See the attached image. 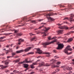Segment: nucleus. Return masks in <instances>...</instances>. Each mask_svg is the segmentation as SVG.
Segmentation results:
<instances>
[{
  "label": "nucleus",
  "instance_id": "obj_1",
  "mask_svg": "<svg viewBox=\"0 0 74 74\" xmlns=\"http://www.w3.org/2000/svg\"><path fill=\"white\" fill-rule=\"evenodd\" d=\"M70 46H68L64 50V52L65 53L67 54V55H70L71 53V52H70L69 53H68V51H72V49L70 48Z\"/></svg>",
  "mask_w": 74,
  "mask_h": 74
},
{
  "label": "nucleus",
  "instance_id": "obj_2",
  "mask_svg": "<svg viewBox=\"0 0 74 74\" xmlns=\"http://www.w3.org/2000/svg\"><path fill=\"white\" fill-rule=\"evenodd\" d=\"M57 41V40L54 39V40L51 42L43 43L42 44V45H43V46L45 47V48H46V45H49V44H51V43H53V42H56V41Z\"/></svg>",
  "mask_w": 74,
  "mask_h": 74
},
{
  "label": "nucleus",
  "instance_id": "obj_3",
  "mask_svg": "<svg viewBox=\"0 0 74 74\" xmlns=\"http://www.w3.org/2000/svg\"><path fill=\"white\" fill-rule=\"evenodd\" d=\"M23 52V50L21 49L20 50L17 51L15 53H13L12 54V55H13V56H14V55H16V53H21V52Z\"/></svg>",
  "mask_w": 74,
  "mask_h": 74
},
{
  "label": "nucleus",
  "instance_id": "obj_4",
  "mask_svg": "<svg viewBox=\"0 0 74 74\" xmlns=\"http://www.w3.org/2000/svg\"><path fill=\"white\" fill-rule=\"evenodd\" d=\"M50 62H53L51 64V66L53 68H55V67H56V66L55 65V60L53 59H52L50 60Z\"/></svg>",
  "mask_w": 74,
  "mask_h": 74
},
{
  "label": "nucleus",
  "instance_id": "obj_5",
  "mask_svg": "<svg viewBox=\"0 0 74 74\" xmlns=\"http://www.w3.org/2000/svg\"><path fill=\"white\" fill-rule=\"evenodd\" d=\"M57 44L58 45V47L57 48V49H61L63 48V47H64V46L63 45V44H58V43Z\"/></svg>",
  "mask_w": 74,
  "mask_h": 74
},
{
  "label": "nucleus",
  "instance_id": "obj_6",
  "mask_svg": "<svg viewBox=\"0 0 74 74\" xmlns=\"http://www.w3.org/2000/svg\"><path fill=\"white\" fill-rule=\"evenodd\" d=\"M32 61L31 60L28 61L27 60L25 59V60L23 61V62H20L18 63V64H22V63H32Z\"/></svg>",
  "mask_w": 74,
  "mask_h": 74
},
{
  "label": "nucleus",
  "instance_id": "obj_7",
  "mask_svg": "<svg viewBox=\"0 0 74 74\" xmlns=\"http://www.w3.org/2000/svg\"><path fill=\"white\" fill-rule=\"evenodd\" d=\"M45 32H43V33L42 32V34H44L42 36H43V37L45 36H47V34H45V33H46V32H47V30H49V29H50V27H48L47 28L46 27H45Z\"/></svg>",
  "mask_w": 74,
  "mask_h": 74
},
{
  "label": "nucleus",
  "instance_id": "obj_8",
  "mask_svg": "<svg viewBox=\"0 0 74 74\" xmlns=\"http://www.w3.org/2000/svg\"><path fill=\"white\" fill-rule=\"evenodd\" d=\"M33 47H34V46H33V45H32V47H28L27 48H26V49H24V50H23V52H24V51L25 52H28V51H29V50H30V49H32V48H33Z\"/></svg>",
  "mask_w": 74,
  "mask_h": 74
},
{
  "label": "nucleus",
  "instance_id": "obj_9",
  "mask_svg": "<svg viewBox=\"0 0 74 74\" xmlns=\"http://www.w3.org/2000/svg\"><path fill=\"white\" fill-rule=\"evenodd\" d=\"M62 68H64V70H71L72 69V68L71 67H68V68L66 67V66H61Z\"/></svg>",
  "mask_w": 74,
  "mask_h": 74
},
{
  "label": "nucleus",
  "instance_id": "obj_10",
  "mask_svg": "<svg viewBox=\"0 0 74 74\" xmlns=\"http://www.w3.org/2000/svg\"><path fill=\"white\" fill-rule=\"evenodd\" d=\"M59 28L60 29H66V30H67V29H69V27L65 26L62 27H59Z\"/></svg>",
  "mask_w": 74,
  "mask_h": 74
},
{
  "label": "nucleus",
  "instance_id": "obj_11",
  "mask_svg": "<svg viewBox=\"0 0 74 74\" xmlns=\"http://www.w3.org/2000/svg\"><path fill=\"white\" fill-rule=\"evenodd\" d=\"M57 15V14H56V13H50L49 14H47L46 15L47 16H51V15Z\"/></svg>",
  "mask_w": 74,
  "mask_h": 74
},
{
  "label": "nucleus",
  "instance_id": "obj_12",
  "mask_svg": "<svg viewBox=\"0 0 74 74\" xmlns=\"http://www.w3.org/2000/svg\"><path fill=\"white\" fill-rule=\"evenodd\" d=\"M24 40H22L21 39H19L18 40V45H21V43H22V42H23Z\"/></svg>",
  "mask_w": 74,
  "mask_h": 74
},
{
  "label": "nucleus",
  "instance_id": "obj_13",
  "mask_svg": "<svg viewBox=\"0 0 74 74\" xmlns=\"http://www.w3.org/2000/svg\"><path fill=\"white\" fill-rule=\"evenodd\" d=\"M39 66H38L39 67H41V66H45V63L44 62H42L41 63V64L39 63Z\"/></svg>",
  "mask_w": 74,
  "mask_h": 74
},
{
  "label": "nucleus",
  "instance_id": "obj_14",
  "mask_svg": "<svg viewBox=\"0 0 74 74\" xmlns=\"http://www.w3.org/2000/svg\"><path fill=\"white\" fill-rule=\"evenodd\" d=\"M37 53H39V54H41L42 53V51L39 49H37Z\"/></svg>",
  "mask_w": 74,
  "mask_h": 74
},
{
  "label": "nucleus",
  "instance_id": "obj_15",
  "mask_svg": "<svg viewBox=\"0 0 74 74\" xmlns=\"http://www.w3.org/2000/svg\"><path fill=\"white\" fill-rule=\"evenodd\" d=\"M4 62L5 64L8 65V63H9V60H7L6 61H5Z\"/></svg>",
  "mask_w": 74,
  "mask_h": 74
},
{
  "label": "nucleus",
  "instance_id": "obj_16",
  "mask_svg": "<svg viewBox=\"0 0 74 74\" xmlns=\"http://www.w3.org/2000/svg\"><path fill=\"white\" fill-rule=\"evenodd\" d=\"M40 60H38L36 62L33 63V64L34 65H37V62H40Z\"/></svg>",
  "mask_w": 74,
  "mask_h": 74
},
{
  "label": "nucleus",
  "instance_id": "obj_17",
  "mask_svg": "<svg viewBox=\"0 0 74 74\" xmlns=\"http://www.w3.org/2000/svg\"><path fill=\"white\" fill-rule=\"evenodd\" d=\"M7 67H8V66H3H3H1V69H2V70H3V69H5Z\"/></svg>",
  "mask_w": 74,
  "mask_h": 74
},
{
  "label": "nucleus",
  "instance_id": "obj_18",
  "mask_svg": "<svg viewBox=\"0 0 74 74\" xmlns=\"http://www.w3.org/2000/svg\"><path fill=\"white\" fill-rule=\"evenodd\" d=\"M47 19H48V20H50L51 21H53V20H54V19H53V18L51 17H47Z\"/></svg>",
  "mask_w": 74,
  "mask_h": 74
},
{
  "label": "nucleus",
  "instance_id": "obj_19",
  "mask_svg": "<svg viewBox=\"0 0 74 74\" xmlns=\"http://www.w3.org/2000/svg\"><path fill=\"white\" fill-rule=\"evenodd\" d=\"M73 38H69L68 40L67 41V42H70L71 41H73Z\"/></svg>",
  "mask_w": 74,
  "mask_h": 74
},
{
  "label": "nucleus",
  "instance_id": "obj_20",
  "mask_svg": "<svg viewBox=\"0 0 74 74\" xmlns=\"http://www.w3.org/2000/svg\"><path fill=\"white\" fill-rule=\"evenodd\" d=\"M45 53V54H46V56H47V57H49L50 56V53L46 52Z\"/></svg>",
  "mask_w": 74,
  "mask_h": 74
},
{
  "label": "nucleus",
  "instance_id": "obj_21",
  "mask_svg": "<svg viewBox=\"0 0 74 74\" xmlns=\"http://www.w3.org/2000/svg\"><path fill=\"white\" fill-rule=\"evenodd\" d=\"M24 65L25 68H27L29 66V65L27 64H24Z\"/></svg>",
  "mask_w": 74,
  "mask_h": 74
},
{
  "label": "nucleus",
  "instance_id": "obj_22",
  "mask_svg": "<svg viewBox=\"0 0 74 74\" xmlns=\"http://www.w3.org/2000/svg\"><path fill=\"white\" fill-rule=\"evenodd\" d=\"M30 66L31 67V69H34V64H33V63L32 64V65H30Z\"/></svg>",
  "mask_w": 74,
  "mask_h": 74
},
{
  "label": "nucleus",
  "instance_id": "obj_23",
  "mask_svg": "<svg viewBox=\"0 0 74 74\" xmlns=\"http://www.w3.org/2000/svg\"><path fill=\"white\" fill-rule=\"evenodd\" d=\"M73 16H74V14H71V17L70 18V19H73Z\"/></svg>",
  "mask_w": 74,
  "mask_h": 74
},
{
  "label": "nucleus",
  "instance_id": "obj_24",
  "mask_svg": "<svg viewBox=\"0 0 74 74\" xmlns=\"http://www.w3.org/2000/svg\"><path fill=\"white\" fill-rule=\"evenodd\" d=\"M33 54H34L33 52H30L27 53V55H33Z\"/></svg>",
  "mask_w": 74,
  "mask_h": 74
},
{
  "label": "nucleus",
  "instance_id": "obj_25",
  "mask_svg": "<svg viewBox=\"0 0 74 74\" xmlns=\"http://www.w3.org/2000/svg\"><path fill=\"white\" fill-rule=\"evenodd\" d=\"M12 45H13V44H12L11 45H8L7 46H6V48H9V47H10V46H11V47H12Z\"/></svg>",
  "mask_w": 74,
  "mask_h": 74
},
{
  "label": "nucleus",
  "instance_id": "obj_26",
  "mask_svg": "<svg viewBox=\"0 0 74 74\" xmlns=\"http://www.w3.org/2000/svg\"><path fill=\"white\" fill-rule=\"evenodd\" d=\"M22 35V34L18 33L16 34V35L17 36H21Z\"/></svg>",
  "mask_w": 74,
  "mask_h": 74
},
{
  "label": "nucleus",
  "instance_id": "obj_27",
  "mask_svg": "<svg viewBox=\"0 0 74 74\" xmlns=\"http://www.w3.org/2000/svg\"><path fill=\"white\" fill-rule=\"evenodd\" d=\"M63 32V30H59L58 31V33H61Z\"/></svg>",
  "mask_w": 74,
  "mask_h": 74
},
{
  "label": "nucleus",
  "instance_id": "obj_28",
  "mask_svg": "<svg viewBox=\"0 0 74 74\" xmlns=\"http://www.w3.org/2000/svg\"><path fill=\"white\" fill-rule=\"evenodd\" d=\"M5 38V36H3L0 37V40H2V39H4Z\"/></svg>",
  "mask_w": 74,
  "mask_h": 74
},
{
  "label": "nucleus",
  "instance_id": "obj_29",
  "mask_svg": "<svg viewBox=\"0 0 74 74\" xmlns=\"http://www.w3.org/2000/svg\"><path fill=\"white\" fill-rule=\"evenodd\" d=\"M15 63H17L18 62H19V60H17L14 61Z\"/></svg>",
  "mask_w": 74,
  "mask_h": 74
},
{
  "label": "nucleus",
  "instance_id": "obj_30",
  "mask_svg": "<svg viewBox=\"0 0 74 74\" xmlns=\"http://www.w3.org/2000/svg\"><path fill=\"white\" fill-rule=\"evenodd\" d=\"M45 66H49L50 64H46Z\"/></svg>",
  "mask_w": 74,
  "mask_h": 74
},
{
  "label": "nucleus",
  "instance_id": "obj_31",
  "mask_svg": "<svg viewBox=\"0 0 74 74\" xmlns=\"http://www.w3.org/2000/svg\"><path fill=\"white\" fill-rule=\"evenodd\" d=\"M42 27H44V25H42V26H41V27H40L38 29H41Z\"/></svg>",
  "mask_w": 74,
  "mask_h": 74
},
{
  "label": "nucleus",
  "instance_id": "obj_32",
  "mask_svg": "<svg viewBox=\"0 0 74 74\" xmlns=\"http://www.w3.org/2000/svg\"><path fill=\"white\" fill-rule=\"evenodd\" d=\"M13 72H14V73H18L19 71L14 70V71H13Z\"/></svg>",
  "mask_w": 74,
  "mask_h": 74
},
{
  "label": "nucleus",
  "instance_id": "obj_33",
  "mask_svg": "<svg viewBox=\"0 0 74 74\" xmlns=\"http://www.w3.org/2000/svg\"><path fill=\"white\" fill-rule=\"evenodd\" d=\"M65 19H69V18L66 17L65 18H64L63 20H65Z\"/></svg>",
  "mask_w": 74,
  "mask_h": 74
},
{
  "label": "nucleus",
  "instance_id": "obj_34",
  "mask_svg": "<svg viewBox=\"0 0 74 74\" xmlns=\"http://www.w3.org/2000/svg\"><path fill=\"white\" fill-rule=\"evenodd\" d=\"M73 27H74V26H73L72 27H71L69 28V29H72V28H73Z\"/></svg>",
  "mask_w": 74,
  "mask_h": 74
},
{
  "label": "nucleus",
  "instance_id": "obj_35",
  "mask_svg": "<svg viewBox=\"0 0 74 74\" xmlns=\"http://www.w3.org/2000/svg\"><path fill=\"white\" fill-rule=\"evenodd\" d=\"M28 69H29V68H26V69L25 70V71H27V70Z\"/></svg>",
  "mask_w": 74,
  "mask_h": 74
},
{
  "label": "nucleus",
  "instance_id": "obj_36",
  "mask_svg": "<svg viewBox=\"0 0 74 74\" xmlns=\"http://www.w3.org/2000/svg\"><path fill=\"white\" fill-rule=\"evenodd\" d=\"M73 58V57L72 56H70L68 57V59H71V58Z\"/></svg>",
  "mask_w": 74,
  "mask_h": 74
},
{
  "label": "nucleus",
  "instance_id": "obj_37",
  "mask_svg": "<svg viewBox=\"0 0 74 74\" xmlns=\"http://www.w3.org/2000/svg\"><path fill=\"white\" fill-rule=\"evenodd\" d=\"M43 20V19H40L38 21L39 22H41V21H42Z\"/></svg>",
  "mask_w": 74,
  "mask_h": 74
},
{
  "label": "nucleus",
  "instance_id": "obj_38",
  "mask_svg": "<svg viewBox=\"0 0 74 74\" xmlns=\"http://www.w3.org/2000/svg\"><path fill=\"white\" fill-rule=\"evenodd\" d=\"M31 21V22H32V23H34L36 22V21Z\"/></svg>",
  "mask_w": 74,
  "mask_h": 74
},
{
  "label": "nucleus",
  "instance_id": "obj_39",
  "mask_svg": "<svg viewBox=\"0 0 74 74\" xmlns=\"http://www.w3.org/2000/svg\"><path fill=\"white\" fill-rule=\"evenodd\" d=\"M14 32L15 33H18V31H17V30H14Z\"/></svg>",
  "mask_w": 74,
  "mask_h": 74
},
{
  "label": "nucleus",
  "instance_id": "obj_40",
  "mask_svg": "<svg viewBox=\"0 0 74 74\" xmlns=\"http://www.w3.org/2000/svg\"><path fill=\"white\" fill-rule=\"evenodd\" d=\"M56 64H60V62H58L56 63Z\"/></svg>",
  "mask_w": 74,
  "mask_h": 74
},
{
  "label": "nucleus",
  "instance_id": "obj_41",
  "mask_svg": "<svg viewBox=\"0 0 74 74\" xmlns=\"http://www.w3.org/2000/svg\"><path fill=\"white\" fill-rule=\"evenodd\" d=\"M8 72H10V71L8 70L5 71L6 73H8Z\"/></svg>",
  "mask_w": 74,
  "mask_h": 74
},
{
  "label": "nucleus",
  "instance_id": "obj_42",
  "mask_svg": "<svg viewBox=\"0 0 74 74\" xmlns=\"http://www.w3.org/2000/svg\"><path fill=\"white\" fill-rule=\"evenodd\" d=\"M70 34V33H68L67 34H65L66 35H67V36H68V35H69V34Z\"/></svg>",
  "mask_w": 74,
  "mask_h": 74
},
{
  "label": "nucleus",
  "instance_id": "obj_43",
  "mask_svg": "<svg viewBox=\"0 0 74 74\" xmlns=\"http://www.w3.org/2000/svg\"><path fill=\"white\" fill-rule=\"evenodd\" d=\"M1 59H3V60L5 59V58L4 57H2L1 58Z\"/></svg>",
  "mask_w": 74,
  "mask_h": 74
},
{
  "label": "nucleus",
  "instance_id": "obj_44",
  "mask_svg": "<svg viewBox=\"0 0 74 74\" xmlns=\"http://www.w3.org/2000/svg\"><path fill=\"white\" fill-rule=\"evenodd\" d=\"M11 56H8L7 57V58H11Z\"/></svg>",
  "mask_w": 74,
  "mask_h": 74
},
{
  "label": "nucleus",
  "instance_id": "obj_45",
  "mask_svg": "<svg viewBox=\"0 0 74 74\" xmlns=\"http://www.w3.org/2000/svg\"><path fill=\"white\" fill-rule=\"evenodd\" d=\"M34 72H32L31 73H30L29 74H34Z\"/></svg>",
  "mask_w": 74,
  "mask_h": 74
},
{
  "label": "nucleus",
  "instance_id": "obj_46",
  "mask_svg": "<svg viewBox=\"0 0 74 74\" xmlns=\"http://www.w3.org/2000/svg\"><path fill=\"white\" fill-rule=\"evenodd\" d=\"M56 72L59 71V69H57L56 70Z\"/></svg>",
  "mask_w": 74,
  "mask_h": 74
},
{
  "label": "nucleus",
  "instance_id": "obj_47",
  "mask_svg": "<svg viewBox=\"0 0 74 74\" xmlns=\"http://www.w3.org/2000/svg\"><path fill=\"white\" fill-rule=\"evenodd\" d=\"M9 52V51L8 50L7 52H6V54H7Z\"/></svg>",
  "mask_w": 74,
  "mask_h": 74
},
{
  "label": "nucleus",
  "instance_id": "obj_48",
  "mask_svg": "<svg viewBox=\"0 0 74 74\" xmlns=\"http://www.w3.org/2000/svg\"><path fill=\"white\" fill-rule=\"evenodd\" d=\"M30 36H33V34L32 33H31L29 34Z\"/></svg>",
  "mask_w": 74,
  "mask_h": 74
},
{
  "label": "nucleus",
  "instance_id": "obj_49",
  "mask_svg": "<svg viewBox=\"0 0 74 74\" xmlns=\"http://www.w3.org/2000/svg\"><path fill=\"white\" fill-rule=\"evenodd\" d=\"M35 38H33L32 39V40H34V39H35Z\"/></svg>",
  "mask_w": 74,
  "mask_h": 74
},
{
  "label": "nucleus",
  "instance_id": "obj_50",
  "mask_svg": "<svg viewBox=\"0 0 74 74\" xmlns=\"http://www.w3.org/2000/svg\"><path fill=\"white\" fill-rule=\"evenodd\" d=\"M53 52H55V53H56V50H54Z\"/></svg>",
  "mask_w": 74,
  "mask_h": 74
},
{
  "label": "nucleus",
  "instance_id": "obj_51",
  "mask_svg": "<svg viewBox=\"0 0 74 74\" xmlns=\"http://www.w3.org/2000/svg\"><path fill=\"white\" fill-rule=\"evenodd\" d=\"M48 39L49 40H51V37H49V38H48Z\"/></svg>",
  "mask_w": 74,
  "mask_h": 74
},
{
  "label": "nucleus",
  "instance_id": "obj_52",
  "mask_svg": "<svg viewBox=\"0 0 74 74\" xmlns=\"http://www.w3.org/2000/svg\"><path fill=\"white\" fill-rule=\"evenodd\" d=\"M67 39V38L66 37L64 38V39L65 40H66Z\"/></svg>",
  "mask_w": 74,
  "mask_h": 74
},
{
  "label": "nucleus",
  "instance_id": "obj_53",
  "mask_svg": "<svg viewBox=\"0 0 74 74\" xmlns=\"http://www.w3.org/2000/svg\"><path fill=\"white\" fill-rule=\"evenodd\" d=\"M64 22V23H66V24H67V22Z\"/></svg>",
  "mask_w": 74,
  "mask_h": 74
},
{
  "label": "nucleus",
  "instance_id": "obj_54",
  "mask_svg": "<svg viewBox=\"0 0 74 74\" xmlns=\"http://www.w3.org/2000/svg\"><path fill=\"white\" fill-rule=\"evenodd\" d=\"M1 55H2V56H4V54L2 53V54H1Z\"/></svg>",
  "mask_w": 74,
  "mask_h": 74
},
{
  "label": "nucleus",
  "instance_id": "obj_55",
  "mask_svg": "<svg viewBox=\"0 0 74 74\" xmlns=\"http://www.w3.org/2000/svg\"><path fill=\"white\" fill-rule=\"evenodd\" d=\"M18 48H19V47H16V49H18Z\"/></svg>",
  "mask_w": 74,
  "mask_h": 74
},
{
  "label": "nucleus",
  "instance_id": "obj_56",
  "mask_svg": "<svg viewBox=\"0 0 74 74\" xmlns=\"http://www.w3.org/2000/svg\"><path fill=\"white\" fill-rule=\"evenodd\" d=\"M40 58V56H38L37 57V58H38V59H39V58Z\"/></svg>",
  "mask_w": 74,
  "mask_h": 74
},
{
  "label": "nucleus",
  "instance_id": "obj_57",
  "mask_svg": "<svg viewBox=\"0 0 74 74\" xmlns=\"http://www.w3.org/2000/svg\"><path fill=\"white\" fill-rule=\"evenodd\" d=\"M58 25L59 26H61V24H58Z\"/></svg>",
  "mask_w": 74,
  "mask_h": 74
},
{
  "label": "nucleus",
  "instance_id": "obj_58",
  "mask_svg": "<svg viewBox=\"0 0 74 74\" xmlns=\"http://www.w3.org/2000/svg\"><path fill=\"white\" fill-rule=\"evenodd\" d=\"M71 32V33H74V31H72Z\"/></svg>",
  "mask_w": 74,
  "mask_h": 74
},
{
  "label": "nucleus",
  "instance_id": "obj_59",
  "mask_svg": "<svg viewBox=\"0 0 74 74\" xmlns=\"http://www.w3.org/2000/svg\"><path fill=\"white\" fill-rule=\"evenodd\" d=\"M8 34H12V33H9Z\"/></svg>",
  "mask_w": 74,
  "mask_h": 74
},
{
  "label": "nucleus",
  "instance_id": "obj_60",
  "mask_svg": "<svg viewBox=\"0 0 74 74\" xmlns=\"http://www.w3.org/2000/svg\"><path fill=\"white\" fill-rule=\"evenodd\" d=\"M18 58V56H17L16 57H14L15 58Z\"/></svg>",
  "mask_w": 74,
  "mask_h": 74
},
{
  "label": "nucleus",
  "instance_id": "obj_61",
  "mask_svg": "<svg viewBox=\"0 0 74 74\" xmlns=\"http://www.w3.org/2000/svg\"><path fill=\"white\" fill-rule=\"evenodd\" d=\"M37 13H36V14H35V15H34V16H36V15H37Z\"/></svg>",
  "mask_w": 74,
  "mask_h": 74
},
{
  "label": "nucleus",
  "instance_id": "obj_62",
  "mask_svg": "<svg viewBox=\"0 0 74 74\" xmlns=\"http://www.w3.org/2000/svg\"><path fill=\"white\" fill-rule=\"evenodd\" d=\"M54 37H53L52 38V39H54Z\"/></svg>",
  "mask_w": 74,
  "mask_h": 74
},
{
  "label": "nucleus",
  "instance_id": "obj_63",
  "mask_svg": "<svg viewBox=\"0 0 74 74\" xmlns=\"http://www.w3.org/2000/svg\"><path fill=\"white\" fill-rule=\"evenodd\" d=\"M56 73V72H54V73H53V74H55Z\"/></svg>",
  "mask_w": 74,
  "mask_h": 74
},
{
  "label": "nucleus",
  "instance_id": "obj_64",
  "mask_svg": "<svg viewBox=\"0 0 74 74\" xmlns=\"http://www.w3.org/2000/svg\"><path fill=\"white\" fill-rule=\"evenodd\" d=\"M64 42H66V41H64Z\"/></svg>",
  "mask_w": 74,
  "mask_h": 74
}]
</instances>
